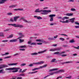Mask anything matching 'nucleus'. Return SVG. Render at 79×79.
Segmentation results:
<instances>
[{
  "label": "nucleus",
  "mask_w": 79,
  "mask_h": 79,
  "mask_svg": "<svg viewBox=\"0 0 79 79\" xmlns=\"http://www.w3.org/2000/svg\"><path fill=\"white\" fill-rule=\"evenodd\" d=\"M36 42H41V40H39V39H38V40H36Z\"/></svg>",
  "instance_id": "6e6d98bb"
},
{
  "label": "nucleus",
  "mask_w": 79,
  "mask_h": 79,
  "mask_svg": "<svg viewBox=\"0 0 79 79\" xmlns=\"http://www.w3.org/2000/svg\"><path fill=\"white\" fill-rule=\"evenodd\" d=\"M65 78H67V79H69V78H71V76H70V77H65Z\"/></svg>",
  "instance_id": "680f3d73"
},
{
  "label": "nucleus",
  "mask_w": 79,
  "mask_h": 79,
  "mask_svg": "<svg viewBox=\"0 0 79 79\" xmlns=\"http://www.w3.org/2000/svg\"><path fill=\"white\" fill-rule=\"evenodd\" d=\"M6 1H7V0H0V4H3Z\"/></svg>",
  "instance_id": "9b49d317"
},
{
  "label": "nucleus",
  "mask_w": 79,
  "mask_h": 79,
  "mask_svg": "<svg viewBox=\"0 0 79 79\" xmlns=\"http://www.w3.org/2000/svg\"><path fill=\"white\" fill-rule=\"evenodd\" d=\"M25 47H26V46L25 45H24L22 46H20L19 48H25Z\"/></svg>",
  "instance_id": "a878e982"
},
{
  "label": "nucleus",
  "mask_w": 79,
  "mask_h": 79,
  "mask_svg": "<svg viewBox=\"0 0 79 79\" xmlns=\"http://www.w3.org/2000/svg\"><path fill=\"white\" fill-rule=\"evenodd\" d=\"M75 23L76 24H77V25H79V23H78V22H75Z\"/></svg>",
  "instance_id": "e2e57ef3"
},
{
  "label": "nucleus",
  "mask_w": 79,
  "mask_h": 79,
  "mask_svg": "<svg viewBox=\"0 0 79 79\" xmlns=\"http://www.w3.org/2000/svg\"><path fill=\"white\" fill-rule=\"evenodd\" d=\"M8 40H3L2 41V42H8Z\"/></svg>",
  "instance_id": "8fccbe9b"
},
{
  "label": "nucleus",
  "mask_w": 79,
  "mask_h": 79,
  "mask_svg": "<svg viewBox=\"0 0 79 79\" xmlns=\"http://www.w3.org/2000/svg\"><path fill=\"white\" fill-rule=\"evenodd\" d=\"M64 35L65 36H66V37H68V35H65L64 34H61L60 35Z\"/></svg>",
  "instance_id": "bf43d9fd"
},
{
  "label": "nucleus",
  "mask_w": 79,
  "mask_h": 79,
  "mask_svg": "<svg viewBox=\"0 0 79 79\" xmlns=\"http://www.w3.org/2000/svg\"><path fill=\"white\" fill-rule=\"evenodd\" d=\"M19 50L21 51H25V49H20Z\"/></svg>",
  "instance_id": "052dcab7"
},
{
  "label": "nucleus",
  "mask_w": 79,
  "mask_h": 79,
  "mask_svg": "<svg viewBox=\"0 0 79 79\" xmlns=\"http://www.w3.org/2000/svg\"><path fill=\"white\" fill-rule=\"evenodd\" d=\"M17 6V5H11L9 6V8H14V7H16V6Z\"/></svg>",
  "instance_id": "dca6fc26"
},
{
  "label": "nucleus",
  "mask_w": 79,
  "mask_h": 79,
  "mask_svg": "<svg viewBox=\"0 0 79 79\" xmlns=\"http://www.w3.org/2000/svg\"><path fill=\"white\" fill-rule=\"evenodd\" d=\"M55 50L56 51H60L61 50V48H55Z\"/></svg>",
  "instance_id": "72a5a7b5"
},
{
  "label": "nucleus",
  "mask_w": 79,
  "mask_h": 79,
  "mask_svg": "<svg viewBox=\"0 0 79 79\" xmlns=\"http://www.w3.org/2000/svg\"><path fill=\"white\" fill-rule=\"evenodd\" d=\"M53 21V18L51 17V19H50V21Z\"/></svg>",
  "instance_id": "de8ad7c7"
},
{
  "label": "nucleus",
  "mask_w": 79,
  "mask_h": 79,
  "mask_svg": "<svg viewBox=\"0 0 79 79\" xmlns=\"http://www.w3.org/2000/svg\"><path fill=\"white\" fill-rule=\"evenodd\" d=\"M9 55V52H6V53L4 54H2V56H4V55Z\"/></svg>",
  "instance_id": "c9c22d12"
},
{
  "label": "nucleus",
  "mask_w": 79,
  "mask_h": 79,
  "mask_svg": "<svg viewBox=\"0 0 79 79\" xmlns=\"http://www.w3.org/2000/svg\"><path fill=\"white\" fill-rule=\"evenodd\" d=\"M8 25L9 26H13V27H19L20 28H22L23 27V25H21L20 24H17L16 23L14 24H8Z\"/></svg>",
  "instance_id": "f03ea898"
},
{
  "label": "nucleus",
  "mask_w": 79,
  "mask_h": 79,
  "mask_svg": "<svg viewBox=\"0 0 79 79\" xmlns=\"http://www.w3.org/2000/svg\"><path fill=\"white\" fill-rule=\"evenodd\" d=\"M73 63V61H67L64 62H59V63L60 64H67V63Z\"/></svg>",
  "instance_id": "0eeeda50"
},
{
  "label": "nucleus",
  "mask_w": 79,
  "mask_h": 79,
  "mask_svg": "<svg viewBox=\"0 0 79 79\" xmlns=\"http://www.w3.org/2000/svg\"><path fill=\"white\" fill-rule=\"evenodd\" d=\"M19 73H22V69H21L19 71Z\"/></svg>",
  "instance_id": "338daca9"
},
{
  "label": "nucleus",
  "mask_w": 79,
  "mask_h": 79,
  "mask_svg": "<svg viewBox=\"0 0 79 79\" xmlns=\"http://www.w3.org/2000/svg\"><path fill=\"white\" fill-rule=\"evenodd\" d=\"M11 56H7V57H4V59H6V58H11Z\"/></svg>",
  "instance_id": "37998d69"
},
{
  "label": "nucleus",
  "mask_w": 79,
  "mask_h": 79,
  "mask_svg": "<svg viewBox=\"0 0 79 79\" xmlns=\"http://www.w3.org/2000/svg\"><path fill=\"white\" fill-rule=\"evenodd\" d=\"M3 71H4V69H3V70L1 72L2 74H5V72Z\"/></svg>",
  "instance_id": "4d7b16f0"
},
{
  "label": "nucleus",
  "mask_w": 79,
  "mask_h": 79,
  "mask_svg": "<svg viewBox=\"0 0 79 79\" xmlns=\"http://www.w3.org/2000/svg\"><path fill=\"white\" fill-rule=\"evenodd\" d=\"M41 42H42V43H43L44 44H48V41H46L45 40H41Z\"/></svg>",
  "instance_id": "2eb2a0df"
},
{
  "label": "nucleus",
  "mask_w": 79,
  "mask_h": 79,
  "mask_svg": "<svg viewBox=\"0 0 79 79\" xmlns=\"http://www.w3.org/2000/svg\"><path fill=\"white\" fill-rule=\"evenodd\" d=\"M69 17H64L63 18V19H62V21H64V19H69Z\"/></svg>",
  "instance_id": "aec40b11"
},
{
  "label": "nucleus",
  "mask_w": 79,
  "mask_h": 79,
  "mask_svg": "<svg viewBox=\"0 0 79 79\" xmlns=\"http://www.w3.org/2000/svg\"><path fill=\"white\" fill-rule=\"evenodd\" d=\"M56 71L57 74L58 73H64V70L63 69L60 70H59Z\"/></svg>",
  "instance_id": "4468645a"
},
{
  "label": "nucleus",
  "mask_w": 79,
  "mask_h": 79,
  "mask_svg": "<svg viewBox=\"0 0 79 79\" xmlns=\"http://www.w3.org/2000/svg\"><path fill=\"white\" fill-rule=\"evenodd\" d=\"M13 37V35L11 34V35H10L9 37H7V38L8 39H10V38H12V37Z\"/></svg>",
  "instance_id": "5701e85b"
},
{
  "label": "nucleus",
  "mask_w": 79,
  "mask_h": 79,
  "mask_svg": "<svg viewBox=\"0 0 79 79\" xmlns=\"http://www.w3.org/2000/svg\"><path fill=\"white\" fill-rule=\"evenodd\" d=\"M18 10H21V11H22V10H23V9H14V11H18Z\"/></svg>",
  "instance_id": "c85d7f7f"
},
{
  "label": "nucleus",
  "mask_w": 79,
  "mask_h": 79,
  "mask_svg": "<svg viewBox=\"0 0 79 79\" xmlns=\"http://www.w3.org/2000/svg\"><path fill=\"white\" fill-rule=\"evenodd\" d=\"M71 11H76V9L74 8H71Z\"/></svg>",
  "instance_id": "5fc2aeb1"
},
{
  "label": "nucleus",
  "mask_w": 79,
  "mask_h": 79,
  "mask_svg": "<svg viewBox=\"0 0 79 79\" xmlns=\"http://www.w3.org/2000/svg\"><path fill=\"white\" fill-rule=\"evenodd\" d=\"M70 43H74L75 42V41L73 39L72 40H70L69 41Z\"/></svg>",
  "instance_id": "2f4dec72"
},
{
  "label": "nucleus",
  "mask_w": 79,
  "mask_h": 79,
  "mask_svg": "<svg viewBox=\"0 0 79 79\" xmlns=\"http://www.w3.org/2000/svg\"><path fill=\"white\" fill-rule=\"evenodd\" d=\"M26 63H22L20 64V66H26Z\"/></svg>",
  "instance_id": "393cba45"
},
{
  "label": "nucleus",
  "mask_w": 79,
  "mask_h": 79,
  "mask_svg": "<svg viewBox=\"0 0 79 79\" xmlns=\"http://www.w3.org/2000/svg\"><path fill=\"white\" fill-rule=\"evenodd\" d=\"M10 21H11V22H14L15 21H14V20H13V18H11L10 19Z\"/></svg>",
  "instance_id": "58836bf2"
},
{
  "label": "nucleus",
  "mask_w": 79,
  "mask_h": 79,
  "mask_svg": "<svg viewBox=\"0 0 79 79\" xmlns=\"http://www.w3.org/2000/svg\"><path fill=\"white\" fill-rule=\"evenodd\" d=\"M73 47L74 48H75V49H77V50H79V46H78L77 47H76L75 46H73Z\"/></svg>",
  "instance_id": "c756f323"
},
{
  "label": "nucleus",
  "mask_w": 79,
  "mask_h": 79,
  "mask_svg": "<svg viewBox=\"0 0 79 79\" xmlns=\"http://www.w3.org/2000/svg\"><path fill=\"white\" fill-rule=\"evenodd\" d=\"M12 14L13 13H7V15H12Z\"/></svg>",
  "instance_id": "a18cd8bd"
},
{
  "label": "nucleus",
  "mask_w": 79,
  "mask_h": 79,
  "mask_svg": "<svg viewBox=\"0 0 79 79\" xmlns=\"http://www.w3.org/2000/svg\"><path fill=\"white\" fill-rule=\"evenodd\" d=\"M19 68H10L6 69V70H13L12 71V73H16L18 72V69H19Z\"/></svg>",
  "instance_id": "7ed1b4c3"
},
{
  "label": "nucleus",
  "mask_w": 79,
  "mask_h": 79,
  "mask_svg": "<svg viewBox=\"0 0 79 79\" xmlns=\"http://www.w3.org/2000/svg\"><path fill=\"white\" fill-rule=\"evenodd\" d=\"M39 69V68H35L34 69H32V71H34L35 70H37Z\"/></svg>",
  "instance_id": "473e14b6"
},
{
  "label": "nucleus",
  "mask_w": 79,
  "mask_h": 79,
  "mask_svg": "<svg viewBox=\"0 0 79 79\" xmlns=\"http://www.w3.org/2000/svg\"><path fill=\"white\" fill-rule=\"evenodd\" d=\"M23 21H24V22H25V23H31V22H29V21H27L25 19H23Z\"/></svg>",
  "instance_id": "7c9ffc66"
},
{
  "label": "nucleus",
  "mask_w": 79,
  "mask_h": 79,
  "mask_svg": "<svg viewBox=\"0 0 79 79\" xmlns=\"http://www.w3.org/2000/svg\"><path fill=\"white\" fill-rule=\"evenodd\" d=\"M48 40H54V38H48Z\"/></svg>",
  "instance_id": "a19ab883"
},
{
  "label": "nucleus",
  "mask_w": 79,
  "mask_h": 79,
  "mask_svg": "<svg viewBox=\"0 0 79 79\" xmlns=\"http://www.w3.org/2000/svg\"><path fill=\"white\" fill-rule=\"evenodd\" d=\"M63 47H68V45H63Z\"/></svg>",
  "instance_id": "0e129e2a"
},
{
  "label": "nucleus",
  "mask_w": 79,
  "mask_h": 79,
  "mask_svg": "<svg viewBox=\"0 0 79 79\" xmlns=\"http://www.w3.org/2000/svg\"><path fill=\"white\" fill-rule=\"evenodd\" d=\"M37 72H38V71H36L33 72H29L28 73V74H34L35 73H37Z\"/></svg>",
  "instance_id": "412c9836"
},
{
  "label": "nucleus",
  "mask_w": 79,
  "mask_h": 79,
  "mask_svg": "<svg viewBox=\"0 0 79 79\" xmlns=\"http://www.w3.org/2000/svg\"><path fill=\"white\" fill-rule=\"evenodd\" d=\"M3 33L0 32V37H3Z\"/></svg>",
  "instance_id": "e433bc0d"
},
{
  "label": "nucleus",
  "mask_w": 79,
  "mask_h": 79,
  "mask_svg": "<svg viewBox=\"0 0 79 79\" xmlns=\"http://www.w3.org/2000/svg\"><path fill=\"white\" fill-rule=\"evenodd\" d=\"M19 76H22L23 77H24L25 76V74L24 73H22L19 75Z\"/></svg>",
  "instance_id": "cd10ccee"
},
{
  "label": "nucleus",
  "mask_w": 79,
  "mask_h": 79,
  "mask_svg": "<svg viewBox=\"0 0 79 79\" xmlns=\"http://www.w3.org/2000/svg\"><path fill=\"white\" fill-rule=\"evenodd\" d=\"M44 63V62L42 61L38 62L33 63V64H29L28 65V66H30V67H32V66H33V65L34 64H43Z\"/></svg>",
  "instance_id": "39448f33"
},
{
  "label": "nucleus",
  "mask_w": 79,
  "mask_h": 79,
  "mask_svg": "<svg viewBox=\"0 0 79 79\" xmlns=\"http://www.w3.org/2000/svg\"><path fill=\"white\" fill-rule=\"evenodd\" d=\"M0 66H1V68H2V69H3V68H6L8 66L6 65L3 64L0 65Z\"/></svg>",
  "instance_id": "6e6552de"
},
{
  "label": "nucleus",
  "mask_w": 79,
  "mask_h": 79,
  "mask_svg": "<svg viewBox=\"0 0 79 79\" xmlns=\"http://www.w3.org/2000/svg\"><path fill=\"white\" fill-rule=\"evenodd\" d=\"M56 24V23H51L50 24V26H53V25H55Z\"/></svg>",
  "instance_id": "603ef678"
},
{
  "label": "nucleus",
  "mask_w": 79,
  "mask_h": 79,
  "mask_svg": "<svg viewBox=\"0 0 79 79\" xmlns=\"http://www.w3.org/2000/svg\"><path fill=\"white\" fill-rule=\"evenodd\" d=\"M10 42H17V39L11 40H10Z\"/></svg>",
  "instance_id": "f3484780"
},
{
  "label": "nucleus",
  "mask_w": 79,
  "mask_h": 79,
  "mask_svg": "<svg viewBox=\"0 0 79 79\" xmlns=\"http://www.w3.org/2000/svg\"><path fill=\"white\" fill-rule=\"evenodd\" d=\"M19 18V16H15L13 17L14 18V21H15V22H16L17 21V19H18V18Z\"/></svg>",
  "instance_id": "1a4fd4ad"
},
{
  "label": "nucleus",
  "mask_w": 79,
  "mask_h": 79,
  "mask_svg": "<svg viewBox=\"0 0 79 79\" xmlns=\"http://www.w3.org/2000/svg\"><path fill=\"white\" fill-rule=\"evenodd\" d=\"M56 61V59H53L51 61V63H53Z\"/></svg>",
  "instance_id": "b1692460"
},
{
  "label": "nucleus",
  "mask_w": 79,
  "mask_h": 79,
  "mask_svg": "<svg viewBox=\"0 0 79 79\" xmlns=\"http://www.w3.org/2000/svg\"><path fill=\"white\" fill-rule=\"evenodd\" d=\"M64 53H65V52H63L60 53L59 52H56L54 53V55H58L59 56H61L62 57H64L65 56H66L67 55L66 54L61 55V54Z\"/></svg>",
  "instance_id": "20e7f679"
},
{
  "label": "nucleus",
  "mask_w": 79,
  "mask_h": 79,
  "mask_svg": "<svg viewBox=\"0 0 79 79\" xmlns=\"http://www.w3.org/2000/svg\"><path fill=\"white\" fill-rule=\"evenodd\" d=\"M31 42H32L31 41H29L27 42V44H30L31 45V44H32Z\"/></svg>",
  "instance_id": "09e8293b"
},
{
  "label": "nucleus",
  "mask_w": 79,
  "mask_h": 79,
  "mask_svg": "<svg viewBox=\"0 0 79 79\" xmlns=\"http://www.w3.org/2000/svg\"><path fill=\"white\" fill-rule=\"evenodd\" d=\"M66 16H73V14L70 13H67L65 14Z\"/></svg>",
  "instance_id": "ddd939ff"
},
{
  "label": "nucleus",
  "mask_w": 79,
  "mask_h": 79,
  "mask_svg": "<svg viewBox=\"0 0 79 79\" xmlns=\"http://www.w3.org/2000/svg\"><path fill=\"white\" fill-rule=\"evenodd\" d=\"M20 55V53H16L14 55V56H16L17 55Z\"/></svg>",
  "instance_id": "c03bdc74"
},
{
  "label": "nucleus",
  "mask_w": 79,
  "mask_h": 79,
  "mask_svg": "<svg viewBox=\"0 0 79 79\" xmlns=\"http://www.w3.org/2000/svg\"><path fill=\"white\" fill-rule=\"evenodd\" d=\"M59 39L60 40H62V41H64V39L63 38H59Z\"/></svg>",
  "instance_id": "79ce46f5"
},
{
  "label": "nucleus",
  "mask_w": 79,
  "mask_h": 79,
  "mask_svg": "<svg viewBox=\"0 0 79 79\" xmlns=\"http://www.w3.org/2000/svg\"><path fill=\"white\" fill-rule=\"evenodd\" d=\"M34 18H37V19H42V18L40 16H37L36 15L34 16Z\"/></svg>",
  "instance_id": "f8f14e48"
},
{
  "label": "nucleus",
  "mask_w": 79,
  "mask_h": 79,
  "mask_svg": "<svg viewBox=\"0 0 79 79\" xmlns=\"http://www.w3.org/2000/svg\"><path fill=\"white\" fill-rule=\"evenodd\" d=\"M54 72L52 73H50L49 74L50 75V76L52 75H53V74H54Z\"/></svg>",
  "instance_id": "69168bd1"
},
{
  "label": "nucleus",
  "mask_w": 79,
  "mask_h": 79,
  "mask_svg": "<svg viewBox=\"0 0 79 79\" xmlns=\"http://www.w3.org/2000/svg\"><path fill=\"white\" fill-rule=\"evenodd\" d=\"M36 45V44L35 43H32L31 44V45Z\"/></svg>",
  "instance_id": "49530a36"
},
{
  "label": "nucleus",
  "mask_w": 79,
  "mask_h": 79,
  "mask_svg": "<svg viewBox=\"0 0 79 79\" xmlns=\"http://www.w3.org/2000/svg\"><path fill=\"white\" fill-rule=\"evenodd\" d=\"M18 64V63H12V65L13 66H17V64Z\"/></svg>",
  "instance_id": "4c0bfd02"
},
{
  "label": "nucleus",
  "mask_w": 79,
  "mask_h": 79,
  "mask_svg": "<svg viewBox=\"0 0 79 79\" xmlns=\"http://www.w3.org/2000/svg\"><path fill=\"white\" fill-rule=\"evenodd\" d=\"M20 43H21V42H24V40H22L21 39H20L19 40Z\"/></svg>",
  "instance_id": "f704fd0d"
},
{
  "label": "nucleus",
  "mask_w": 79,
  "mask_h": 79,
  "mask_svg": "<svg viewBox=\"0 0 79 79\" xmlns=\"http://www.w3.org/2000/svg\"><path fill=\"white\" fill-rule=\"evenodd\" d=\"M19 34L20 35V36H23V34H22V33H19Z\"/></svg>",
  "instance_id": "774afa93"
},
{
  "label": "nucleus",
  "mask_w": 79,
  "mask_h": 79,
  "mask_svg": "<svg viewBox=\"0 0 79 79\" xmlns=\"http://www.w3.org/2000/svg\"><path fill=\"white\" fill-rule=\"evenodd\" d=\"M58 69L57 68L53 69H49V72H51V71H56V70H58Z\"/></svg>",
  "instance_id": "a211bd4d"
},
{
  "label": "nucleus",
  "mask_w": 79,
  "mask_h": 79,
  "mask_svg": "<svg viewBox=\"0 0 79 79\" xmlns=\"http://www.w3.org/2000/svg\"><path fill=\"white\" fill-rule=\"evenodd\" d=\"M13 79H22V77H14Z\"/></svg>",
  "instance_id": "4be33fe9"
},
{
  "label": "nucleus",
  "mask_w": 79,
  "mask_h": 79,
  "mask_svg": "<svg viewBox=\"0 0 79 79\" xmlns=\"http://www.w3.org/2000/svg\"><path fill=\"white\" fill-rule=\"evenodd\" d=\"M56 16L55 14H53V15H49V17L50 18H53V17H55Z\"/></svg>",
  "instance_id": "6ab92c4d"
},
{
  "label": "nucleus",
  "mask_w": 79,
  "mask_h": 79,
  "mask_svg": "<svg viewBox=\"0 0 79 79\" xmlns=\"http://www.w3.org/2000/svg\"><path fill=\"white\" fill-rule=\"evenodd\" d=\"M52 58V56H47V59H48V58Z\"/></svg>",
  "instance_id": "3c124183"
},
{
  "label": "nucleus",
  "mask_w": 79,
  "mask_h": 79,
  "mask_svg": "<svg viewBox=\"0 0 79 79\" xmlns=\"http://www.w3.org/2000/svg\"><path fill=\"white\" fill-rule=\"evenodd\" d=\"M33 38H35V39H37V37H30V39H33Z\"/></svg>",
  "instance_id": "13d9d810"
},
{
  "label": "nucleus",
  "mask_w": 79,
  "mask_h": 79,
  "mask_svg": "<svg viewBox=\"0 0 79 79\" xmlns=\"http://www.w3.org/2000/svg\"><path fill=\"white\" fill-rule=\"evenodd\" d=\"M49 51H50L51 52H55V51H56L55 50V49H53V48H52L49 50Z\"/></svg>",
  "instance_id": "bb28decb"
},
{
  "label": "nucleus",
  "mask_w": 79,
  "mask_h": 79,
  "mask_svg": "<svg viewBox=\"0 0 79 79\" xmlns=\"http://www.w3.org/2000/svg\"><path fill=\"white\" fill-rule=\"evenodd\" d=\"M47 50H45L43 51L39 52L38 53L34 52L31 54V55H32V56H34V55H37L38 54H40V53H45V52H47Z\"/></svg>",
  "instance_id": "423d86ee"
},
{
  "label": "nucleus",
  "mask_w": 79,
  "mask_h": 79,
  "mask_svg": "<svg viewBox=\"0 0 79 79\" xmlns=\"http://www.w3.org/2000/svg\"><path fill=\"white\" fill-rule=\"evenodd\" d=\"M44 67L43 66H40V67H39L38 69H42V68H43Z\"/></svg>",
  "instance_id": "864d4df0"
},
{
  "label": "nucleus",
  "mask_w": 79,
  "mask_h": 79,
  "mask_svg": "<svg viewBox=\"0 0 79 79\" xmlns=\"http://www.w3.org/2000/svg\"><path fill=\"white\" fill-rule=\"evenodd\" d=\"M68 20H69V21H70V22H71V23H74V20H75V18H73L72 19H68Z\"/></svg>",
  "instance_id": "9d476101"
},
{
  "label": "nucleus",
  "mask_w": 79,
  "mask_h": 79,
  "mask_svg": "<svg viewBox=\"0 0 79 79\" xmlns=\"http://www.w3.org/2000/svg\"><path fill=\"white\" fill-rule=\"evenodd\" d=\"M35 13H40V12H43L41 13V15H48V13H51V10H39V9H37L35 10Z\"/></svg>",
  "instance_id": "f257e3e1"
},
{
  "label": "nucleus",
  "mask_w": 79,
  "mask_h": 79,
  "mask_svg": "<svg viewBox=\"0 0 79 79\" xmlns=\"http://www.w3.org/2000/svg\"><path fill=\"white\" fill-rule=\"evenodd\" d=\"M27 69H25L23 70L22 72V73H25L26 71H27Z\"/></svg>",
  "instance_id": "ea45409f"
}]
</instances>
